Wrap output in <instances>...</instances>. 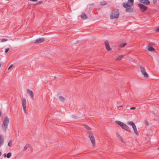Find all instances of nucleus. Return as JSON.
Masks as SVG:
<instances>
[{"mask_svg": "<svg viewBox=\"0 0 159 159\" xmlns=\"http://www.w3.org/2000/svg\"><path fill=\"white\" fill-rule=\"evenodd\" d=\"M134 0H128L127 2L123 3V6L126 8L125 11L127 12H131L133 11V9L131 7L134 4Z\"/></svg>", "mask_w": 159, "mask_h": 159, "instance_id": "f257e3e1", "label": "nucleus"}, {"mask_svg": "<svg viewBox=\"0 0 159 159\" xmlns=\"http://www.w3.org/2000/svg\"><path fill=\"white\" fill-rule=\"evenodd\" d=\"M116 123L120 125L121 128L124 130L130 132V130L129 127L125 123L118 120L116 121Z\"/></svg>", "mask_w": 159, "mask_h": 159, "instance_id": "f03ea898", "label": "nucleus"}, {"mask_svg": "<svg viewBox=\"0 0 159 159\" xmlns=\"http://www.w3.org/2000/svg\"><path fill=\"white\" fill-rule=\"evenodd\" d=\"M119 12L118 9H116L112 11L111 15V18L112 19L117 18L119 16Z\"/></svg>", "mask_w": 159, "mask_h": 159, "instance_id": "7ed1b4c3", "label": "nucleus"}, {"mask_svg": "<svg viewBox=\"0 0 159 159\" xmlns=\"http://www.w3.org/2000/svg\"><path fill=\"white\" fill-rule=\"evenodd\" d=\"M9 122V119L7 116H6L4 118L2 125V127L5 129V131H6V129L7 128Z\"/></svg>", "mask_w": 159, "mask_h": 159, "instance_id": "20e7f679", "label": "nucleus"}, {"mask_svg": "<svg viewBox=\"0 0 159 159\" xmlns=\"http://www.w3.org/2000/svg\"><path fill=\"white\" fill-rule=\"evenodd\" d=\"M127 124L131 125L133 129L134 133L137 135H139V133L137 130L136 127L134 123L132 121H129L128 122Z\"/></svg>", "mask_w": 159, "mask_h": 159, "instance_id": "39448f33", "label": "nucleus"}, {"mask_svg": "<svg viewBox=\"0 0 159 159\" xmlns=\"http://www.w3.org/2000/svg\"><path fill=\"white\" fill-rule=\"evenodd\" d=\"M140 70L142 73L144 77L148 78L149 77V75L146 72L145 69L144 67L142 66H140Z\"/></svg>", "mask_w": 159, "mask_h": 159, "instance_id": "423d86ee", "label": "nucleus"}, {"mask_svg": "<svg viewBox=\"0 0 159 159\" xmlns=\"http://www.w3.org/2000/svg\"><path fill=\"white\" fill-rule=\"evenodd\" d=\"M22 104L24 112L26 113V101L25 98H23L22 100Z\"/></svg>", "mask_w": 159, "mask_h": 159, "instance_id": "0eeeda50", "label": "nucleus"}, {"mask_svg": "<svg viewBox=\"0 0 159 159\" xmlns=\"http://www.w3.org/2000/svg\"><path fill=\"white\" fill-rule=\"evenodd\" d=\"M89 137L93 145L94 146L95 144V142L93 134L91 133H89Z\"/></svg>", "mask_w": 159, "mask_h": 159, "instance_id": "6e6552de", "label": "nucleus"}, {"mask_svg": "<svg viewBox=\"0 0 159 159\" xmlns=\"http://www.w3.org/2000/svg\"><path fill=\"white\" fill-rule=\"evenodd\" d=\"M138 6L142 12L145 11L147 8V7L141 3H139Z\"/></svg>", "mask_w": 159, "mask_h": 159, "instance_id": "1a4fd4ad", "label": "nucleus"}, {"mask_svg": "<svg viewBox=\"0 0 159 159\" xmlns=\"http://www.w3.org/2000/svg\"><path fill=\"white\" fill-rule=\"evenodd\" d=\"M104 43L105 48L107 51H110L112 50L111 48L110 47L109 42L108 40H106Z\"/></svg>", "mask_w": 159, "mask_h": 159, "instance_id": "9d476101", "label": "nucleus"}, {"mask_svg": "<svg viewBox=\"0 0 159 159\" xmlns=\"http://www.w3.org/2000/svg\"><path fill=\"white\" fill-rule=\"evenodd\" d=\"M139 1L146 5H148L150 4V2L148 0H139Z\"/></svg>", "mask_w": 159, "mask_h": 159, "instance_id": "9b49d317", "label": "nucleus"}, {"mask_svg": "<svg viewBox=\"0 0 159 159\" xmlns=\"http://www.w3.org/2000/svg\"><path fill=\"white\" fill-rule=\"evenodd\" d=\"M27 93L30 96L33 100H34V93L30 89H28L27 90Z\"/></svg>", "mask_w": 159, "mask_h": 159, "instance_id": "f8f14e48", "label": "nucleus"}, {"mask_svg": "<svg viewBox=\"0 0 159 159\" xmlns=\"http://www.w3.org/2000/svg\"><path fill=\"white\" fill-rule=\"evenodd\" d=\"M4 143L3 136L2 135H0V146L2 145Z\"/></svg>", "mask_w": 159, "mask_h": 159, "instance_id": "ddd939ff", "label": "nucleus"}, {"mask_svg": "<svg viewBox=\"0 0 159 159\" xmlns=\"http://www.w3.org/2000/svg\"><path fill=\"white\" fill-rule=\"evenodd\" d=\"M44 40H35L34 41L32 42V43H34L36 45H38L39 43H42Z\"/></svg>", "mask_w": 159, "mask_h": 159, "instance_id": "4468645a", "label": "nucleus"}, {"mask_svg": "<svg viewBox=\"0 0 159 159\" xmlns=\"http://www.w3.org/2000/svg\"><path fill=\"white\" fill-rule=\"evenodd\" d=\"M123 57V55H120L119 56L117 57L115 59L116 61H120V60Z\"/></svg>", "mask_w": 159, "mask_h": 159, "instance_id": "2eb2a0df", "label": "nucleus"}, {"mask_svg": "<svg viewBox=\"0 0 159 159\" xmlns=\"http://www.w3.org/2000/svg\"><path fill=\"white\" fill-rule=\"evenodd\" d=\"M81 16L84 19H86L87 18V15L84 13H83Z\"/></svg>", "mask_w": 159, "mask_h": 159, "instance_id": "dca6fc26", "label": "nucleus"}, {"mask_svg": "<svg viewBox=\"0 0 159 159\" xmlns=\"http://www.w3.org/2000/svg\"><path fill=\"white\" fill-rule=\"evenodd\" d=\"M126 43L120 44V45L119 47L120 48H122L124 47L126 45Z\"/></svg>", "mask_w": 159, "mask_h": 159, "instance_id": "f3484780", "label": "nucleus"}, {"mask_svg": "<svg viewBox=\"0 0 159 159\" xmlns=\"http://www.w3.org/2000/svg\"><path fill=\"white\" fill-rule=\"evenodd\" d=\"M148 50L149 51H154L155 50L154 48L152 46H148Z\"/></svg>", "mask_w": 159, "mask_h": 159, "instance_id": "a211bd4d", "label": "nucleus"}, {"mask_svg": "<svg viewBox=\"0 0 159 159\" xmlns=\"http://www.w3.org/2000/svg\"><path fill=\"white\" fill-rule=\"evenodd\" d=\"M30 147V145L28 144H26V145L25 146L24 148V150L25 151L28 148Z\"/></svg>", "mask_w": 159, "mask_h": 159, "instance_id": "6ab92c4d", "label": "nucleus"}, {"mask_svg": "<svg viewBox=\"0 0 159 159\" xmlns=\"http://www.w3.org/2000/svg\"><path fill=\"white\" fill-rule=\"evenodd\" d=\"M84 125L85 128H86V129L89 130H91V128L87 125Z\"/></svg>", "mask_w": 159, "mask_h": 159, "instance_id": "aec40b11", "label": "nucleus"}, {"mask_svg": "<svg viewBox=\"0 0 159 159\" xmlns=\"http://www.w3.org/2000/svg\"><path fill=\"white\" fill-rule=\"evenodd\" d=\"M155 44L153 42H152L150 43H149L148 45V46H153L154 45H155Z\"/></svg>", "mask_w": 159, "mask_h": 159, "instance_id": "412c9836", "label": "nucleus"}, {"mask_svg": "<svg viewBox=\"0 0 159 159\" xmlns=\"http://www.w3.org/2000/svg\"><path fill=\"white\" fill-rule=\"evenodd\" d=\"M12 154L11 152H9L8 153L7 155V158H10Z\"/></svg>", "mask_w": 159, "mask_h": 159, "instance_id": "4be33fe9", "label": "nucleus"}, {"mask_svg": "<svg viewBox=\"0 0 159 159\" xmlns=\"http://www.w3.org/2000/svg\"><path fill=\"white\" fill-rule=\"evenodd\" d=\"M60 100L61 101H64L65 100V99L64 97L62 96H60L59 97Z\"/></svg>", "mask_w": 159, "mask_h": 159, "instance_id": "5701e85b", "label": "nucleus"}, {"mask_svg": "<svg viewBox=\"0 0 159 159\" xmlns=\"http://www.w3.org/2000/svg\"><path fill=\"white\" fill-rule=\"evenodd\" d=\"M107 3V2L105 1L101 2L100 3V4L102 5H106Z\"/></svg>", "mask_w": 159, "mask_h": 159, "instance_id": "b1692460", "label": "nucleus"}, {"mask_svg": "<svg viewBox=\"0 0 159 159\" xmlns=\"http://www.w3.org/2000/svg\"><path fill=\"white\" fill-rule=\"evenodd\" d=\"M12 140H10L8 143V146L9 147L11 146V145H12Z\"/></svg>", "mask_w": 159, "mask_h": 159, "instance_id": "393cba45", "label": "nucleus"}, {"mask_svg": "<svg viewBox=\"0 0 159 159\" xmlns=\"http://www.w3.org/2000/svg\"><path fill=\"white\" fill-rule=\"evenodd\" d=\"M73 117L75 119H78L79 118L77 116H73Z\"/></svg>", "mask_w": 159, "mask_h": 159, "instance_id": "a878e982", "label": "nucleus"}, {"mask_svg": "<svg viewBox=\"0 0 159 159\" xmlns=\"http://www.w3.org/2000/svg\"><path fill=\"white\" fill-rule=\"evenodd\" d=\"M155 31L156 32H159V28H157Z\"/></svg>", "mask_w": 159, "mask_h": 159, "instance_id": "bb28decb", "label": "nucleus"}, {"mask_svg": "<svg viewBox=\"0 0 159 159\" xmlns=\"http://www.w3.org/2000/svg\"><path fill=\"white\" fill-rule=\"evenodd\" d=\"M9 50V48H7L5 50V52L7 53L8 51Z\"/></svg>", "mask_w": 159, "mask_h": 159, "instance_id": "cd10ccee", "label": "nucleus"}, {"mask_svg": "<svg viewBox=\"0 0 159 159\" xmlns=\"http://www.w3.org/2000/svg\"><path fill=\"white\" fill-rule=\"evenodd\" d=\"M13 66V64H11V66L8 68V70H9Z\"/></svg>", "mask_w": 159, "mask_h": 159, "instance_id": "c85d7f7f", "label": "nucleus"}, {"mask_svg": "<svg viewBox=\"0 0 159 159\" xmlns=\"http://www.w3.org/2000/svg\"><path fill=\"white\" fill-rule=\"evenodd\" d=\"M157 0H153L152 1L154 3H155L157 2Z\"/></svg>", "mask_w": 159, "mask_h": 159, "instance_id": "c756f323", "label": "nucleus"}, {"mask_svg": "<svg viewBox=\"0 0 159 159\" xmlns=\"http://www.w3.org/2000/svg\"><path fill=\"white\" fill-rule=\"evenodd\" d=\"M37 40H44V38H40L38 39Z\"/></svg>", "mask_w": 159, "mask_h": 159, "instance_id": "7c9ffc66", "label": "nucleus"}, {"mask_svg": "<svg viewBox=\"0 0 159 159\" xmlns=\"http://www.w3.org/2000/svg\"><path fill=\"white\" fill-rule=\"evenodd\" d=\"M135 107H130V109H135Z\"/></svg>", "mask_w": 159, "mask_h": 159, "instance_id": "2f4dec72", "label": "nucleus"}, {"mask_svg": "<svg viewBox=\"0 0 159 159\" xmlns=\"http://www.w3.org/2000/svg\"><path fill=\"white\" fill-rule=\"evenodd\" d=\"M118 107V108H119V107H123V106H122V105H121V106H120Z\"/></svg>", "mask_w": 159, "mask_h": 159, "instance_id": "473e14b6", "label": "nucleus"}, {"mask_svg": "<svg viewBox=\"0 0 159 159\" xmlns=\"http://www.w3.org/2000/svg\"><path fill=\"white\" fill-rule=\"evenodd\" d=\"M120 139L121 140V141L122 142H123V139H122L121 138V137H120Z\"/></svg>", "mask_w": 159, "mask_h": 159, "instance_id": "72a5a7b5", "label": "nucleus"}, {"mask_svg": "<svg viewBox=\"0 0 159 159\" xmlns=\"http://www.w3.org/2000/svg\"><path fill=\"white\" fill-rule=\"evenodd\" d=\"M3 156H4V157H7V155H6V154H4Z\"/></svg>", "mask_w": 159, "mask_h": 159, "instance_id": "f704fd0d", "label": "nucleus"}, {"mask_svg": "<svg viewBox=\"0 0 159 159\" xmlns=\"http://www.w3.org/2000/svg\"><path fill=\"white\" fill-rule=\"evenodd\" d=\"M145 122H146L145 124L146 125H148V122H147V121H145Z\"/></svg>", "mask_w": 159, "mask_h": 159, "instance_id": "c9c22d12", "label": "nucleus"}, {"mask_svg": "<svg viewBox=\"0 0 159 159\" xmlns=\"http://www.w3.org/2000/svg\"><path fill=\"white\" fill-rule=\"evenodd\" d=\"M37 0H30L31 1H34H34H37Z\"/></svg>", "mask_w": 159, "mask_h": 159, "instance_id": "e433bc0d", "label": "nucleus"}, {"mask_svg": "<svg viewBox=\"0 0 159 159\" xmlns=\"http://www.w3.org/2000/svg\"><path fill=\"white\" fill-rule=\"evenodd\" d=\"M7 40H1V42H3L6 41Z\"/></svg>", "mask_w": 159, "mask_h": 159, "instance_id": "4c0bfd02", "label": "nucleus"}, {"mask_svg": "<svg viewBox=\"0 0 159 159\" xmlns=\"http://www.w3.org/2000/svg\"><path fill=\"white\" fill-rule=\"evenodd\" d=\"M2 155V153L0 151V157Z\"/></svg>", "mask_w": 159, "mask_h": 159, "instance_id": "58836bf2", "label": "nucleus"}, {"mask_svg": "<svg viewBox=\"0 0 159 159\" xmlns=\"http://www.w3.org/2000/svg\"><path fill=\"white\" fill-rule=\"evenodd\" d=\"M2 40H7V39H2Z\"/></svg>", "mask_w": 159, "mask_h": 159, "instance_id": "ea45409f", "label": "nucleus"}, {"mask_svg": "<svg viewBox=\"0 0 159 159\" xmlns=\"http://www.w3.org/2000/svg\"><path fill=\"white\" fill-rule=\"evenodd\" d=\"M91 5H93V4H91Z\"/></svg>", "mask_w": 159, "mask_h": 159, "instance_id": "a19ab883", "label": "nucleus"}, {"mask_svg": "<svg viewBox=\"0 0 159 159\" xmlns=\"http://www.w3.org/2000/svg\"><path fill=\"white\" fill-rule=\"evenodd\" d=\"M158 150H159V147L158 148Z\"/></svg>", "mask_w": 159, "mask_h": 159, "instance_id": "79ce46f5", "label": "nucleus"}]
</instances>
